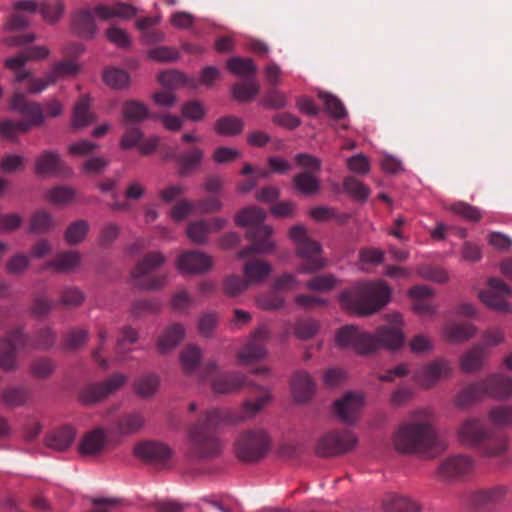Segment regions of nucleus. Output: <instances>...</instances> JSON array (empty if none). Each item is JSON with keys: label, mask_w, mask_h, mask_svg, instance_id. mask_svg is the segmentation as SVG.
<instances>
[{"label": "nucleus", "mask_w": 512, "mask_h": 512, "mask_svg": "<svg viewBox=\"0 0 512 512\" xmlns=\"http://www.w3.org/2000/svg\"><path fill=\"white\" fill-rule=\"evenodd\" d=\"M259 395L254 401L247 400L238 410L214 408L206 411L203 416L189 428L190 457L199 461H210L219 457L223 450L222 441L217 436L218 429L234 425L254 417L272 397L268 389L254 386Z\"/></svg>", "instance_id": "1"}, {"label": "nucleus", "mask_w": 512, "mask_h": 512, "mask_svg": "<svg viewBox=\"0 0 512 512\" xmlns=\"http://www.w3.org/2000/svg\"><path fill=\"white\" fill-rule=\"evenodd\" d=\"M394 449L406 455H435L447 449L434 427V414L428 408L414 411L399 424L392 436Z\"/></svg>", "instance_id": "2"}, {"label": "nucleus", "mask_w": 512, "mask_h": 512, "mask_svg": "<svg viewBox=\"0 0 512 512\" xmlns=\"http://www.w3.org/2000/svg\"><path fill=\"white\" fill-rule=\"evenodd\" d=\"M49 50L45 46H31L23 49L14 57L5 60V66L14 71L15 81L21 83L27 81V89L30 93H40L50 84L58 80L76 75L79 66L71 61L65 60L54 65L44 78H35L30 71L25 70V64L30 60H41L48 56Z\"/></svg>", "instance_id": "3"}, {"label": "nucleus", "mask_w": 512, "mask_h": 512, "mask_svg": "<svg viewBox=\"0 0 512 512\" xmlns=\"http://www.w3.org/2000/svg\"><path fill=\"white\" fill-rule=\"evenodd\" d=\"M393 326H382L375 334L365 332L350 325L342 327L336 334V343L340 348H352L359 354H367L380 347L396 349L403 344L404 336L398 327L402 323V316L394 313L388 316Z\"/></svg>", "instance_id": "4"}, {"label": "nucleus", "mask_w": 512, "mask_h": 512, "mask_svg": "<svg viewBox=\"0 0 512 512\" xmlns=\"http://www.w3.org/2000/svg\"><path fill=\"white\" fill-rule=\"evenodd\" d=\"M456 437L460 444L476 449L484 458H503L510 447L507 436L497 435L483 419L474 416L460 422Z\"/></svg>", "instance_id": "5"}, {"label": "nucleus", "mask_w": 512, "mask_h": 512, "mask_svg": "<svg viewBox=\"0 0 512 512\" xmlns=\"http://www.w3.org/2000/svg\"><path fill=\"white\" fill-rule=\"evenodd\" d=\"M11 108L25 117L23 120L6 119L0 122V135L13 142L17 141L18 133H26L32 127L41 126L48 117L59 116L63 109L59 101L52 99L43 105L27 101L25 95L20 92L14 93L11 99Z\"/></svg>", "instance_id": "6"}, {"label": "nucleus", "mask_w": 512, "mask_h": 512, "mask_svg": "<svg viewBox=\"0 0 512 512\" xmlns=\"http://www.w3.org/2000/svg\"><path fill=\"white\" fill-rule=\"evenodd\" d=\"M391 290L382 281L358 282L339 295L341 306L357 315H370L390 300Z\"/></svg>", "instance_id": "7"}, {"label": "nucleus", "mask_w": 512, "mask_h": 512, "mask_svg": "<svg viewBox=\"0 0 512 512\" xmlns=\"http://www.w3.org/2000/svg\"><path fill=\"white\" fill-rule=\"evenodd\" d=\"M265 217L264 210L258 207L244 208L236 215L235 222L238 226L249 227L245 236L252 242L238 252V258L245 259L256 253L265 254L273 250L272 228L263 224Z\"/></svg>", "instance_id": "8"}, {"label": "nucleus", "mask_w": 512, "mask_h": 512, "mask_svg": "<svg viewBox=\"0 0 512 512\" xmlns=\"http://www.w3.org/2000/svg\"><path fill=\"white\" fill-rule=\"evenodd\" d=\"M289 236L295 243L297 256L303 260L298 268L300 273H313L326 266V261L321 257V245L308 235L304 226H293Z\"/></svg>", "instance_id": "9"}, {"label": "nucleus", "mask_w": 512, "mask_h": 512, "mask_svg": "<svg viewBox=\"0 0 512 512\" xmlns=\"http://www.w3.org/2000/svg\"><path fill=\"white\" fill-rule=\"evenodd\" d=\"M198 378L210 383L217 394H227L238 391L246 385V378L239 372H223L216 362H208L199 369Z\"/></svg>", "instance_id": "10"}, {"label": "nucleus", "mask_w": 512, "mask_h": 512, "mask_svg": "<svg viewBox=\"0 0 512 512\" xmlns=\"http://www.w3.org/2000/svg\"><path fill=\"white\" fill-rule=\"evenodd\" d=\"M270 440L262 429L247 430L235 443V454L242 462H257L267 453Z\"/></svg>", "instance_id": "11"}, {"label": "nucleus", "mask_w": 512, "mask_h": 512, "mask_svg": "<svg viewBox=\"0 0 512 512\" xmlns=\"http://www.w3.org/2000/svg\"><path fill=\"white\" fill-rule=\"evenodd\" d=\"M357 444V439L349 430L331 431L322 436L316 445V454L331 457L350 452Z\"/></svg>", "instance_id": "12"}, {"label": "nucleus", "mask_w": 512, "mask_h": 512, "mask_svg": "<svg viewBox=\"0 0 512 512\" xmlns=\"http://www.w3.org/2000/svg\"><path fill=\"white\" fill-rule=\"evenodd\" d=\"M160 280V254L151 253L141 260L132 272L134 286L153 290L157 288Z\"/></svg>", "instance_id": "13"}, {"label": "nucleus", "mask_w": 512, "mask_h": 512, "mask_svg": "<svg viewBox=\"0 0 512 512\" xmlns=\"http://www.w3.org/2000/svg\"><path fill=\"white\" fill-rule=\"evenodd\" d=\"M28 339L21 327L11 330L7 336L0 339V368L10 371L17 367L18 349H25Z\"/></svg>", "instance_id": "14"}, {"label": "nucleus", "mask_w": 512, "mask_h": 512, "mask_svg": "<svg viewBox=\"0 0 512 512\" xmlns=\"http://www.w3.org/2000/svg\"><path fill=\"white\" fill-rule=\"evenodd\" d=\"M127 381V377L121 373H115L102 383L86 385L79 393V399L84 404H94L113 394Z\"/></svg>", "instance_id": "15"}, {"label": "nucleus", "mask_w": 512, "mask_h": 512, "mask_svg": "<svg viewBox=\"0 0 512 512\" xmlns=\"http://www.w3.org/2000/svg\"><path fill=\"white\" fill-rule=\"evenodd\" d=\"M475 460L463 454H457L443 459L437 469V476L442 480H459L473 473Z\"/></svg>", "instance_id": "16"}, {"label": "nucleus", "mask_w": 512, "mask_h": 512, "mask_svg": "<svg viewBox=\"0 0 512 512\" xmlns=\"http://www.w3.org/2000/svg\"><path fill=\"white\" fill-rule=\"evenodd\" d=\"M451 373V362L440 357L419 368L414 374V379L422 388L430 389L439 381L449 378Z\"/></svg>", "instance_id": "17"}, {"label": "nucleus", "mask_w": 512, "mask_h": 512, "mask_svg": "<svg viewBox=\"0 0 512 512\" xmlns=\"http://www.w3.org/2000/svg\"><path fill=\"white\" fill-rule=\"evenodd\" d=\"M270 338V330L267 326L257 327L251 334L249 341L243 345L238 353V359L242 364H250L263 359L266 355L264 342Z\"/></svg>", "instance_id": "18"}, {"label": "nucleus", "mask_w": 512, "mask_h": 512, "mask_svg": "<svg viewBox=\"0 0 512 512\" xmlns=\"http://www.w3.org/2000/svg\"><path fill=\"white\" fill-rule=\"evenodd\" d=\"M510 295L511 290L503 281L491 278L488 281V288L481 291L479 297L486 306L506 313L511 311V305L507 301Z\"/></svg>", "instance_id": "19"}, {"label": "nucleus", "mask_w": 512, "mask_h": 512, "mask_svg": "<svg viewBox=\"0 0 512 512\" xmlns=\"http://www.w3.org/2000/svg\"><path fill=\"white\" fill-rule=\"evenodd\" d=\"M364 406L361 393L347 392L334 403V412L346 424L354 423Z\"/></svg>", "instance_id": "20"}, {"label": "nucleus", "mask_w": 512, "mask_h": 512, "mask_svg": "<svg viewBox=\"0 0 512 512\" xmlns=\"http://www.w3.org/2000/svg\"><path fill=\"white\" fill-rule=\"evenodd\" d=\"M35 171L40 176H69L72 174L71 168L66 165L59 154L50 150L44 151L37 157Z\"/></svg>", "instance_id": "21"}, {"label": "nucleus", "mask_w": 512, "mask_h": 512, "mask_svg": "<svg viewBox=\"0 0 512 512\" xmlns=\"http://www.w3.org/2000/svg\"><path fill=\"white\" fill-rule=\"evenodd\" d=\"M137 28L141 32V41L144 45H155L148 51V57L152 60H160V48L157 46L160 35L158 17H145L137 21Z\"/></svg>", "instance_id": "22"}, {"label": "nucleus", "mask_w": 512, "mask_h": 512, "mask_svg": "<svg viewBox=\"0 0 512 512\" xmlns=\"http://www.w3.org/2000/svg\"><path fill=\"white\" fill-rule=\"evenodd\" d=\"M177 264L182 272L200 274L212 268L213 260L204 252L188 251L179 256Z\"/></svg>", "instance_id": "23"}, {"label": "nucleus", "mask_w": 512, "mask_h": 512, "mask_svg": "<svg viewBox=\"0 0 512 512\" xmlns=\"http://www.w3.org/2000/svg\"><path fill=\"white\" fill-rule=\"evenodd\" d=\"M108 436L102 427H96L86 432L78 445V451L82 456H98L106 448Z\"/></svg>", "instance_id": "24"}, {"label": "nucleus", "mask_w": 512, "mask_h": 512, "mask_svg": "<svg viewBox=\"0 0 512 512\" xmlns=\"http://www.w3.org/2000/svg\"><path fill=\"white\" fill-rule=\"evenodd\" d=\"M76 438V429L69 425H61L52 429L45 436V445L55 451H66L71 447Z\"/></svg>", "instance_id": "25"}, {"label": "nucleus", "mask_w": 512, "mask_h": 512, "mask_svg": "<svg viewBox=\"0 0 512 512\" xmlns=\"http://www.w3.org/2000/svg\"><path fill=\"white\" fill-rule=\"evenodd\" d=\"M487 397L504 400L512 396V378L503 373H492L483 378Z\"/></svg>", "instance_id": "26"}, {"label": "nucleus", "mask_w": 512, "mask_h": 512, "mask_svg": "<svg viewBox=\"0 0 512 512\" xmlns=\"http://www.w3.org/2000/svg\"><path fill=\"white\" fill-rule=\"evenodd\" d=\"M291 391L296 402L304 403L315 393V383L306 371H296L291 379Z\"/></svg>", "instance_id": "27"}, {"label": "nucleus", "mask_w": 512, "mask_h": 512, "mask_svg": "<svg viewBox=\"0 0 512 512\" xmlns=\"http://www.w3.org/2000/svg\"><path fill=\"white\" fill-rule=\"evenodd\" d=\"M487 397L484 379L472 382L464 386L455 396V406L459 409H465L476 402Z\"/></svg>", "instance_id": "28"}, {"label": "nucleus", "mask_w": 512, "mask_h": 512, "mask_svg": "<svg viewBox=\"0 0 512 512\" xmlns=\"http://www.w3.org/2000/svg\"><path fill=\"white\" fill-rule=\"evenodd\" d=\"M145 423V417L141 412H126L117 418L114 426V432L121 436L134 435L143 429Z\"/></svg>", "instance_id": "29"}, {"label": "nucleus", "mask_w": 512, "mask_h": 512, "mask_svg": "<svg viewBox=\"0 0 512 512\" xmlns=\"http://www.w3.org/2000/svg\"><path fill=\"white\" fill-rule=\"evenodd\" d=\"M410 297L414 300L412 309L420 316H431L435 313V307L430 299L433 296L431 288L425 285H416L409 290Z\"/></svg>", "instance_id": "30"}, {"label": "nucleus", "mask_w": 512, "mask_h": 512, "mask_svg": "<svg viewBox=\"0 0 512 512\" xmlns=\"http://www.w3.org/2000/svg\"><path fill=\"white\" fill-rule=\"evenodd\" d=\"M186 82L184 74L177 70L162 71V106H171L176 102L173 90Z\"/></svg>", "instance_id": "31"}, {"label": "nucleus", "mask_w": 512, "mask_h": 512, "mask_svg": "<svg viewBox=\"0 0 512 512\" xmlns=\"http://www.w3.org/2000/svg\"><path fill=\"white\" fill-rule=\"evenodd\" d=\"M72 25L74 32L82 38H92L97 27L94 16L89 9H79L72 17Z\"/></svg>", "instance_id": "32"}, {"label": "nucleus", "mask_w": 512, "mask_h": 512, "mask_svg": "<svg viewBox=\"0 0 512 512\" xmlns=\"http://www.w3.org/2000/svg\"><path fill=\"white\" fill-rule=\"evenodd\" d=\"M81 256L75 251L58 253L51 261L45 264L44 269H53L57 272L68 273L77 267Z\"/></svg>", "instance_id": "33"}, {"label": "nucleus", "mask_w": 512, "mask_h": 512, "mask_svg": "<svg viewBox=\"0 0 512 512\" xmlns=\"http://www.w3.org/2000/svg\"><path fill=\"white\" fill-rule=\"evenodd\" d=\"M486 357L484 346L475 345L460 358V369L464 373H474L482 369Z\"/></svg>", "instance_id": "34"}, {"label": "nucleus", "mask_w": 512, "mask_h": 512, "mask_svg": "<svg viewBox=\"0 0 512 512\" xmlns=\"http://www.w3.org/2000/svg\"><path fill=\"white\" fill-rule=\"evenodd\" d=\"M204 153L198 147H192L188 151L181 153L177 157L179 165V174L186 176L195 171L201 164Z\"/></svg>", "instance_id": "35"}, {"label": "nucleus", "mask_w": 512, "mask_h": 512, "mask_svg": "<svg viewBox=\"0 0 512 512\" xmlns=\"http://www.w3.org/2000/svg\"><path fill=\"white\" fill-rule=\"evenodd\" d=\"M243 272L250 284H252L263 281L270 274L271 266L263 260L250 259L245 263Z\"/></svg>", "instance_id": "36"}, {"label": "nucleus", "mask_w": 512, "mask_h": 512, "mask_svg": "<svg viewBox=\"0 0 512 512\" xmlns=\"http://www.w3.org/2000/svg\"><path fill=\"white\" fill-rule=\"evenodd\" d=\"M1 400L9 407L23 406L30 400V390L24 386L8 387L2 391Z\"/></svg>", "instance_id": "37"}, {"label": "nucleus", "mask_w": 512, "mask_h": 512, "mask_svg": "<svg viewBox=\"0 0 512 512\" xmlns=\"http://www.w3.org/2000/svg\"><path fill=\"white\" fill-rule=\"evenodd\" d=\"M94 118L90 112V99L82 96L75 104L72 117V126L75 129L85 127L93 122Z\"/></svg>", "instance_id": "38"}, {"label": "nucleus", "mask_w": 512, "mask_h": 512, "mask_svg": "<svg viewBox=\"0 0 512 512\" xmlns=\"http://www.w3.org/2000/svg\"><path fill=\"white\" fill-rule=\"evenodd\" d=\"M476 333L475 327L470 323H449L444 328L445 337L453 343H459L472 338Z\"/></svg>", "instance_id": "39"}, {"label": "nucleus", "mask_w": 512, "mask_h": 512, "mask_svg": "<svg viewBox=\"0 0 512 512\" xmlns=\"http://www.w3.org/2000/svg\"><path fill=\"white\" fill-rule=\"evenodd\" d=\"M506 491L507 489L504 486L480 490L474 494L473 503L482 508L494 505L504 498Z\"/></svg>", "instance_id": "40"}, {"label": "nucleus", "mask_w": 512, "mask_h": 512, "mask_svg": "<svg viewBox=\"0 0 512 512\" xmlns=\"http://www.w3.org/2000/svg\"><path fill=\"white\" fill-rule=\"evenodd\" d=\"M488 420L497 428L512 425V405L500 404L491 407L487 413Z\"/></svg>", "instance_id": "41"}, {"label": "nucleus", "mask_w": 512, "mask_h": 512, "mask_svg": "<svg viewBox=\"0 0 512 512\" xmlns=\"http://www.w3.org/2000/svg\"><path fill=\"white\" fill-rule=\"evenodd\" d=\"M242 119L228 115L219 118L214 125V130L217 134L222 136H234L239 134L243 130Z\"/></svg>", "instance_id": "42"}, {"label": "nucleus", "mask_w": 512, "mask_h": 512, "mask_svg": "<svg viewBox=\"0 0 512 512\" xmlns=\"http://www.w3.org/2000/svg\"><path fill=\"white\" fill-rule=\"evenodd\" d=\"M387 512H420L419 505L406 496L391 495L385 500Z\"/></svg>", "instance_id": "43"}, {"label": "nucleus", "mask_w": 512, "mask_h": 512, "mask_svg": "<svg viewBox=\"0 0 512 512\" xmlns=\"http://www.w3.org/2000/svg\"><path fill=\"white\" fill-rule=\"evenodd\" d=\"M64 3L60 0H42L38 12L50 24L56 23L64 13Z\"/></svg>", "instance_id": "44"}, {"label": "nucleus", "mask_w": 512, "mask_h": 512, "mask_svg": "<svg viewBox=\"0 0 512 512\" xmlns=\"http://www.w3.org/2000/svg\"><path fill=\"white\" fill-rule=\"evenodd\" d=\"M227 68L231 73L247 79L253 77L257 71V67L251 58H231L227 62Z\"/></svg>", "instance_id": "45"}, {"label": "nucleus", "mask_w": 512, "mask_h": 512, "mask_svg": "<svg viewBox=\"0 0 512 512\" xmlns=\"http://www.w3.org/2000/svg\"><path fill=\"white\" fill-rule=\"evenodd\" d=\"M201 349L194 345H187L180 354V361L185 373L190 374L196 371L201 360Z\"/></svg>", "instance_id": "46"}, {"label": "nucleus", "mask_w": 512, "mask_h": 512, "mask_svg": "<svg viewBox=\"0 0 512 512\" xmlns=\"http://www.w3.org/2000/svg\"><path fill=\"white\" fill-rule=\"evenodd\" d=\"M231 92L236 100L249 102L259 93V85L254 80L247 79L244 82L234 84Z\"/></svg>", "instance_id": "47"}, {"label": "nucleus", "mask_w": 512, "mask_h": 512, "mask_svg": "<svg viewBox=\"0 0 512 512\" xmlns=\"http://www.w3.org/2000/svg\"><path fill=\"white\" fill-rule=\"evenodd\" d=\"M56 339V332L51 327H42L34 334L31 340V347L36 350L46 351L54 346Z\"/></svg>", "instance_id": "48"}, {"label": "nucleus", "mask_w": 512, "mask_h": 512, "mask_svg": "<svg viewBox=\"0 0 512 512\" xmlns=\"http://www.w3.org/2000/svg\"><path fill=\"white\" fill-rule=\"evenodd\" d=\"M158 384V376L154 373H149L142 375L134 382V390L138 396L148 398L155 393Z\"/></svg>", "instance_id": "49"}, {"label": "nucleus", "mask_w": 512, "mask_h": 512, "mask_svg": "<svg viewBox=\"0 0 512 512\" xmlns=\"http://www.w3.org/2000/svg\"><path fill=\"white\" fill-rule=\"evenodd\" d=\"M339 283V279L333 274H320L309 279L306 288L316 292H329Z\"/></svg>", "instance_id": "50"}, {"label": "nucleus", "mask_w": 512, "mask_h": 512, "mask_svg": "<svg viewBox=\"0 0 512 512\" xmlns=\"http://www.w3.org/2000/svg\"><path fill=\"white\" fill-rule=\"evenodd\" d=\"M89 230V224L86 220H77L71 223L64 234L65 241L69 245H76L81 243Z\"/></svg>", "instance_id": "51"}, {"label": "nucleus", "mask_w": 512, "mask_h": 512, "mask_svg": "<svg viewBox=\"0 0 512 512\" xmlns=\"http://www.w3.org/2000/svg\"><path fill=\"white\" fill-rule=\"evenodd\" d=\"M293 183L295 188L304 195L315 194L320 188L319 180L308 172L297 174Z\"/></svg>", "instance_id": "52"}, {"label": "nucleus", "mask_w": 512, "mask_h": 512, "mask_svg": "<svg viewBox=\"0 0 512 512\" xmlns=\"http://www.w3.org/2000/svg\"><path fill=\"white\" fill-rule=\"evenodd\" d=\"M103 79L108 86L114 89H123L130 82V76L125 70L114 67L104 71Z\"/></svg>", "instance_id": "53"}, {"label": "nucleus", "mask_w": 512, "mask_h": 512, "mask_svg": "<svg viewBox=\"0 0 512 512\" xmlns=\"http://www.w3.org/2000/svg\"><path fill=\"white\" fill-rule=\"evenodd\" d=\"M149 115L148 108L140 102L130 100L123 106V116L127 122H140Z\"/></svg>", "instance_id": "54"}, {"label": "nucleus", "mask_w": 512, "mask_h": 512, "mask_svg": "<svg viewBox=\"0 0 512 512\" xmlns=\"http://www.w3.org/2000/svg\"><path fill=\"white\" fill-rule=\"evenodd\" d=\"M88 330L83 328L70 329L62 341L66 350L74 351L84 346L88 340Z\"/></svg>", "instance_id": "55"}, {"label": "nucleus", "mask_w": 512, "mask_h": 512, "mask_svg": "<svg viewBox=\"0 0 512 512\" xmlns=\"http://www.w3.org/2000/svg\"><path fill=\"white\" fill-rule=\"evenodd\" d=\"M56 365L51 358L48 357H37L30 364L31 374L38 379H45L50 377Z\"/></svg>", "instance_id": "56"}, {"label": "nucleus", "mask_w": 512, "mask_h": 512, "mask_svg": "<svg viewBox=\"0 0 512 512\" xmlns=\"http://www.w3.org/2000/svg\"><path fill=\"white\" fill-rule=\"evenodd\" d=\"M185 336V328L180 323L169 325L162 333V350L177 346Z\"/></svg>", "instance_id": "57"}, {"label": "nucleus", "mask_w": 512, "mask_h": 512, "mask_svg": "<svg viewBox=\"0 0 512 512\" xmlns=\"http://www.w3.org/2000/svg\"><path fill=\"white\" fill-rule=\"evenodd\" d=\"M134 455L145 462L157 461L160 458V444L152 441L141 442L135 446Z\"/></svg>", "instance_id": "58"}, {"label": "nucleus", "mask_w": 512, "mask_h": 512, "mask_svg": "<svg viewBox=\"0 0 512 512\" xmlns=\"http://www.w3.org/2000/svg\"><path fill=\"white\" fill-rule=\"evenodd\" d=\"M318 330L319 323L314 319H299L294 324V334L301 340L313 338L317 334Z\"/></svg>", "instance_id": "59"}, {"label": "nucleus", "mask_w": 512, "mask_h": 512, "mask_svg": "<svg viewBox=\"0 0 512 512\" xmlns=\"http://www.w3.org/2000/svg\"><path fill=\"white\" fill-rule=\"evenodd\" d=\"M343 187L346 193L360 201H365L370 193L369 188L353 176L344 179Z\"/></svg>", "instance_id": "60"}, {"label": "nucleus", "mask_w": 512, "mask_h": 512, "mask_svg": "<svg viewBox=\"0 0 512 512\" xmlns=\"http://www.w3.org/2000/svg\"><path fill=\"white\" fill-rule=\"evenodd\" d=\"M318 97L323 101L326 110L335 119H343L347 115V111L343 103L334 95L326 92H320Z\"/></svg>", "instance_id": "61"}, {"label": "nucleus", "mask_w": 512, "mask_h": 512, "mask_svg": "<svg viewBox=\"0 0 512 512\" xmlns=\"http://www.w3.org/2000/svg\"><path fill=\"white\" fill-rule=\"evenodd\" d=\"M206 220H197L191 222L186 229L187 237L196 244H204L207 242L209 231Z\"/></svg>", "instance_id": "62"}, {"label": "nucleus", "mask_w": 512, "mask_h": 512, "mask_svg": "<svg viewBox=\"0 0 512 512\" xmlns=\"http://www.w3.org/2000/svg\"><path fill=\"white\" fill-rule=\"evenodd\" d=\"M194 303L193 297L184 288L176 290L170 299L171 309L178 313H185Z\"/></svg>", "instance_id": "63"}, {"label": "nucleus", "mask_w": 512, "mask_h": 512, "mask_svg": "<svg viewBox=\"0 0 512 512\" xmlns=\"http://www.w3.org/2000/svg\"><path fill=\"white\" fill-rule=\"evenodd\" d=\"M249 285L250 282L246 277L244 279L239 275H230L224 280L223 290L227 296L235 297L245 291Z\"/></svg>", "instance_id": "64"}]
</instances>
